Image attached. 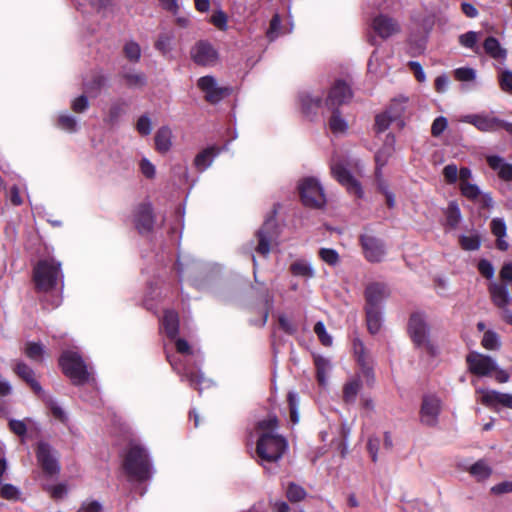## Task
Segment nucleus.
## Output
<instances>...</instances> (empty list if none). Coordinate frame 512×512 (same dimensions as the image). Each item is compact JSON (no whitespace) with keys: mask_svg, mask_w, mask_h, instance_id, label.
I'll list each match as a JSON object with an SVG mask.
<instances>
[{"mask_svg":"<svg viewBox=\"0 0 512 512\" xmlns=\"http://www.w3.org/2000/svg\"><path fill=\"white\" fill-rule=\"evenodd\" d=\"M326 194H299L301 203L309 208L319 209L326 204Z\"/></svg>","mask_w":512,"mask_h":512,"instance_id":"37","label":"nucleus"},{"mask_svg":"<svg viewBox=\"0 0 512 512\" xmlns=\"http://www.w3.org/2000/svg\"><path fill=\"white\" fill-rule=\"evenodd\" d=\"M314 333L317 335L320 343L323 346L329 347L332 345V337L327 333L325 325L323 322L318 321L314 325Z\"/></svg>","mask_w":512,"mask_h":512,"instance_id":"50","label":"nucleus"},{"mask_svg":"<svg viewBox=\"0 0 512 512\" xmlns=\"http://www.w3.org/2000/svg\"><path fill=\"white\" fill-rule=\"evenodd\" d=\"M367 329L371 334L379 332L382 324L381 309L364 308Z\"/></svg>","mask_w":512,"mask_h":512,"instance_id":"27","label":"nucleus"},{"mask_svg":"<svg viewBox=\"0 0 512 512\" xmlns=\"http://www.w3.org/2000/svg\"><path fill=\"white\" fill-rule=\"evenodd\" d=\"M12 370L39 399H44V390L36 379L34 370L28 364L23 361H17Z\"/></svg>","mask_w":512,"mask_h":512,"instance_id":"16","label":"nucleus"},{"mask_svg":"<svg viewBox=\"0 0 512 512\" xmlns=\"http://www.w3.org/2000/svg\"><path fill=\"white\" fill-rule=\"evenodd\" d=\"M278 426V419L276 416H271L267 419H263L257 423V429L262 433H273Z\"/></svg>","mask_w":512,"mask_h":512,"instance_id":"55","label":"nucleus"},{"mask_svg":"<svg viewBox=\"0 0 512 512\" xmlns=\"http://www.w3.org/2000/svg\"><path fill=\"white\" fill-rule=\"evenodd\" d=\"M362 387L361 380L359 378H353L346 382L342 390V398L346 404H353L356 401V397Z\"/></svg>","mask_w":512,"mask_h":512,"instance_id":"26","label":"nucleus"},{"mask_svg":"<svg viewBox=\"0 0 512 512\" xmlns=\"http://www.w3.org/2000/svg\"><path fill=\"white\" fill-rule=\"evenodd\" d=\"M220 150L216 146L207 147L201 152H199L193 161L194 167L199 171L203 172L208 169L214 159L218 156Z\"/></svg>","mask_w":512,"mask_h":512,"instance_id":"22","label":"nucleus"},{"mask_svg":"<svg viewBox=\"0 0 512 512\" xmlns=\"http://www.w3.org/2000/svg\"><path fill=\"white\" fill-rule=\"evenodd\" d=\"M37 463L47 477H54L60 472V464L55 456V451L47 442L40 441L36 450Z\"/></svg>","mask_w":512,"mask_h":512,"instance_id":"10","label":"nucleus"},{"mask_svg":"<svg viewBox=\"0 0 512 512\" xmlns=\"http://www.w3.org/2000/svg\"><path fill=\"white\" fill-rule=\"evenodd\" d=\"M390 296L387 284L382 282L369 283L364 290L365 307L381 309L382 302Z\"/></svg>","mask_w":512,"mask_h":512,"instance_id":"15","label":"nucleus"},{"mask_svg":"<svg viewBox=\"0 0 512 512\" xmlns=\"http://www.w3.org/2000/svg\"><path fill=\"white\" fill-rule=\"evenodd\" d=\"M447 125H448V121L445 117H443V116L437 117L432 123L431 134L434 137L440 136L444 132V130L447 128Z\"/></svg>","mask_w":512,"mask_h":512,"instance_id":"58","label":"nucleus"},{"mask_svg":"<svg viewBox=\"0 0 512 512\" xmlns=\"http://www.w3.org/2000/svg\"><path fill=\"white\" fill-rule=\"evenodd\" d=\"M485 52L495 59H503L506 56V51L501 47L499 41L494 37H488L484 41Z\"/></svg>","mask_w":512,"mask_h":512,"instance_id":"33","label":"nucleus"},{"mask_svg":"<svg viewBox=\"0 0 512 512\" xmlns=\"http://www.w3.org/2000/svg\"><path fill=\"white\" fill-rule=\"evenodd\" d=\"M124 53L130 61L137 62L141 57V48L138 43L129 41L124 46Z\"/></svg>","mask_w":512,"mask_h":512,"instance_id":"51","label":"nucleus"},{"mask_svg":"<svg viewBox=\"0 0 512 512\" xmlns=\"http://www.w3.org/2000/svg\"><path fill=\"white\" fill-rule=\"evenodd\" d=\"M454 77L460 82H471L476 78V71L470 67L457 68L454 71Z\"/></svg>","mask_w":512,"mask_h":512,"instance_id":"52","label":"nucleus"},{"mask_svg":"<svg viewBox=\"0 0 512 512\" xmlns=\"http://www.w3.org/2000/svg\"><path fill=\"white\" fill-rule=\"evenodd\" d=\"M211 22L214 26H216L220 30L227 29V16L221 10L213 13V15L211 16Z\"/></svg>","mask_w":512,"mask_h":512,"instance_id":"62","label":"nucleus"},{"mask_svg":"<svg viewBox=\"0 0 512 512\" xmlns=\"http://www.w3.org/2000/svg\"><path fill=\"white\" fill-rule=\"evenodd\" d=\"M319 257L328 265H336L339 261V255L336 250L331 248H321L319 250Z\"/></svg>","mask_w":512,"mask_h":512,"instance_id":"54","label":"nucleus"},{"mask_svg":"<svg viewBox=\"0 0 512 512\" xmlns=\"http://www.w3.org/2000/svg\"><path fill=\"white\" fill-rule=\"evenodd\" d=\"M479 37L480 33L475 31H469L459 36V43L463 47L472 49L475 53H478L479 47L477 46V42Z\"/></svg>","mask_w":512,"mask_h":512,"instance_id":"40","label":"nucleus"},{"mask_svg":"<svg viewBox=\"0 0 512 512\" xmlns=\"http://www.w3.org/2000/svg\"><path fill=\"white\" fill-rule=\"evenodd\" d=\"M278 324L280 329L288 335H293L297 332L296 326L285 315L278 317Z\"/></svg>","mask_w":512,"mask_h":512,"instance_id":"63","label":"nucleus"},{"mask_svg":"<svg viewBox=\"0 0 512 512\" xmlns=\"http://www.w3.org/2000/svg\"><path fill=\"white\" fill-rule=\"evenodd\" d=\"M352 97L350 87L343 81H337L330 89L325 106L331 111L327 127L335 136H342L348 132V121L339 111V106L347 103Z\"/></svg>","mask_w":512,"mask_h":512,"instance_id":"1","label":"nucleus"},{"mask_svg":"<svg viewBox=\"0 0 512 512\" xmlns=\"http://www.w3.org/2000/svg\"><path fill=\"white\" fill-rule=\"evenodd\" d=\"M172 130L168 126L160 127L155 134V147L160 153H167L172 147Z\"/></svg>","mask_w":512,"mask_h":512,"instance_id":"25","label":"nucleus"},{"mask_svg":"<svg viewBox=\"0 0 512 512\" xmlns=\"http://www.w3.org/2000/svg\"><path fill=\"white\" fill-rule=\"evenodd\" d=\"M59 367L62 373L70 379L75 386H82L90 379V372L82 356L72 350H64L59 359Z\"/></svg>","mask_w":512,"mask_h":512,"instance_id":"5","label":"nucleus"},{"mask_svg":"<svg viewBox=\"0 0 512 512\" xmlns=\"http://www.w3.org/2000/svg\"><path fill=\"white\" fill-rule=\"evenodd\" d=\"M287 402L290 412V421L293 424H297L299 422V414H298V407H299V400L297 398V395L294 392H289L287 394Z\"/></svg>","mask_w":512,"mask_h":512,"instance_id":"48","label":"nucleus"},{"mask_svg":"<svg viewBox=\"0 0 512 512\" xmlns=\"http://www.w3.org/2000/svg\"><path fill=\"white\" fill-rule=\"evenodd\" d=\"M353 348L358 364L363 369L368 368L367 356L363 342L359 339L354 340Z\"/></svg>","mask_w":512,"mask_h":512,"instance_id":"49","label":"nucleus"},{"mask_svg":"<svg viewBox=\"0 0 512 512\" xmlns=\"http://www.w3.org/2000/svg\"><path fill=\"white\" fill-rule=\"evenodd\" d=\"M307 496V492L306 490L294 483V482H290L287 486V489H286V497L287 499L292 502V503H296V502H300L302 500H304Z\"/></svg>","mask_w":512,"mask_h":512,"instance_id":"39","label":"nucleus"},{"mask_svg":"<svg viewBox=\"0 0 512 512\" xmlns=\"http://www.w3.org/2000/svg\"><path fill=\"white\" fill-rule=\"evenodd\" d=\"M174 38L175 35L172 31L161 33L155 43V48L163 55L169 54L173 49Z\"/></svg>","mask_w":512,"mask_h":512,"instance_id":"35","label":"nucleus"},{"mask_svg":"<svg viewBox=\"0 0 512 512\" xmlns=\"http://www.w3.org/2000/svg\"><path fill=\"white\" fill-rule=\"evenodd\" d=\"M45 405L50 409L51 411V414L53 415V417L61 422H65L67 417L64 413V411L62 410V408L60 406H58L56 404V402L48 395H46V393L44 392V399H41Z\"/></svg>","mask_w":512,"mask_h":512,"instance_id":"47","label":"nucleus"},{"mask_svg":"<svg viewBox=\"0 0 512 512\" xmlns=\"http://www.w3.org/2000/svg\"><path fill=\"white\" fill-rule=\"evenodd\" d=\"M461 192H479L477 185L473 181L472 172L469 168L462 167L459 170V178Z\"/></svg>","mask_w":512,"mask_h":512,"instance_id":"29","label":"nucleus"},{"mask_svg":"<svg viewBox=\"0 0 512 512\" xmlns=\"http://www.w3.org/2000/svg\"><path fill=\"white\" fill-rule=\"evenodd\" d=\"M63 272L59 261L53 258L39 260L32 269V282L37 293H50L63 286Z\"/></svg>","mask_w":512,"mask_h":512,"instance_id":"2","label":"nucleus"},{"mask_svg":"<svg viewBox=\"0 0 512 512\" xmlns=\"http://www.w3.org/2000/svg\"><path fill=\"white\" fill-rule=\"evenodd\" d=\"M469 472L478 480H484L491 475L492 470L485 462L480 460L470 467Z\"/></svg>","mask_w":512,"mask_h":512,"instance_id":"43","label":"nucleus"},{"mask_svg":"<svg viewBox=\"0 0 512 512\" xmlns=\"http://www.w3.org/2000/svg\"><path fill=\"white\" fill-rule=\"evenodd\" d=\"M298 192H323L321 181L315 176H306L299 180Z\"/></svg>","mask_w":512,"mask_h":512,"instance_id":"31","label":"nucleus"},{"mask_svg":"<svg viewBox=\"0 0 512 512\" xmlns=\"http://www.w3.org/2000/svg\"><path fill=\"white\" fill-rule=\"evenodd\" d=\"M261 298H262V301L264 302L265 307H264L262 319H261L260 323L258 324V326L264 327L267 323L270 310L272 309V306H273V295L270 293V291L268 289H265L261 292Z\"/></svg>","mask_w":512,"mask_h":512,"instance_id":"45","label":"nucleus"},{"mask_svg":"<svg viewBox=\"0 0 512 512\" xmlns=\"http://www.w3.org/2000/svg\"><path fill=\"white\" fill-rule=\"evenodd\" d=\"M197 86L204 93L205 100L212 104L220 102L231 93L230 87L219 86L215 77L211 75L199 78Z\"/></svg>","mask_w":512,"mask_h":512,"instance_id":"12","label":"nucleus"},{"mask_svg":"<svg viewBox=\"0 0 512 512\" xmlns=\"http://www.w3.org/2000/svg\"><path fill=\"white\" fill-rule=\"evenodd\" d=\"M440 413V401L436 397L425 396L421 405V421L428 425L434 426L437 423Z\"/></svg>","mask_w":512,"mask_h":512,"instance_id":"19","label":"nucleus"},{"mask_svg":"<svg viewBox=\"0 0 512 512\" xmlns=\"http://www.w3.org/2000/svg\"><path fill=\"white\" fill-rule=\"evenodd\" d=\"M313 358L317 382L320 386H324L326 384L328 370L330 369V362L320 355H314Z\"/></svg>","mask_w":512,"mask_h":512,"instance_id":"28","label":"nucleus"},{"mask_svg":"<svg viewBox=\"0 0 512 512\" xmlns=\"http://www.w3.org/2000/svg\"><path fill=\"white\" fill-rule=\"evenodd\" d=\"M491 233L496 237L495 247L499 251L505 252L509 249V243L505 239L507 236V226L502 218H493L490 222Z\"/></svg>","mask_w":512,"mask_h":512,"instance_id":"21","label":"nucleus"},{"mask_svg":"<svg viewBox=\"0 0 512 512\" xmlns=\"http://www.w3.org/2000/svg\"><path fill=\"white\" fill-rule=\"evenodd\" d=\"M481 345L487 350H498L500 348L498 334L492 330L486 331L481 340Z\"/></svg>","mask_w":512,"mask_h":512,"instance_id":"46","label":"nucleus"},{"mask_svg":"<svg viewBox=\"0 0 512 512\" xmlns=\"http://www.w3.org/2000/svg\"><path fill=\"white\" fill-rule=\"evenodd\" d=\"M136 129L141 135H149L152 131V124L149 117L141 116L137 121Z\"/></svg>","mask_w":512,"mask_h":512,"instance_id":"61","label":"nucleus"},{"mask_svg":"<svg viewBox=\"0 0 512 512\" xmlns=\"http://www.w3.org/2000/svg\"><path fill=\"white\" fill-rule=\"evenodd\" d=\"M157 215L152 204L143 201L136 204L131 212L132 224L140 236H149L154 232Z\"/></svg>","mask_w":512,"mask_h":512,"instance_id":"7","label":"nucleus"},{"mask_svg":"<svg viewBox=\"0 0 512 512\" xmlns=\"http://www.w3.org/2000/svg\"><path fill=\"white\" fill-rule=\"evenodd\" d=\"M302 109L306 114L315 112L322 105V99L319 95L309 93L303 94L300 98Z\"/></svg>","mask_w":512,"mask_h":512,"instance_id":"36","label":"nucleus"},{"mask_svg":"<svg viewBox=\"0 0 512 512\" xmlns=\"http://www.w3.org/2000/svg\"><path fill=\"white\" fill-rule=\"evenodd\" d=\"M465 361L468 371L477 377H489L497 369V363L491 356L476 351L469 352Z\"/></svg>","mask_w":512,"mask_h":512,"instance_id":"9","label":"nucleus"},{"mask_svg":"<svg viewBox=\"0 0 512 512\" xmlns=\"http://www.w3.org/2000/svg\"><path fill=\"white\" fill-rule=\"evenodd\" d=\"M287 440L278 434L261 433L256 445V453L259 458L266 462H276L287 449Z\"/></svg>","mask_w":512,"mask_h":512,"instance_id":"6","label":"nucleus"},{"mask_svg":"<svg viewBox=\"0 0 512 512\" xmlns=\"http://www.w3.org/2000/svg\"><path fill=\"white\" fill-rule=\"evenodd\" d=\"M463 122L474 125L482 132H492L500 128L502 120L488 114H470L462 118Z\"/></svg>","mask_w":512,"mask_h":512,"instance_id":"18","label":"nucleus"},{"mask_svg":"<svg viewBox=\"0 0 512 512\" xmlns=\"http://www.w3.org/2000/svg\"><path fill=\"white\" fill-rule=\"evenodd\" d=\"M182 381H187L192 388L201 391L205 378L198 369H185L182 375Z\"/></svg>","mask_w":512,"mask_h":512,"instance_id":"34","label":"nucleus"},{"mask_svg":"<svg viewBox=\"0 0 512 512\" xmlns=\"http://www.w3.org/2000/svg\"><path fill=\"white\" fill-rule=\"evenodd\" d=\"M486 161L488 166L497 174H499L500 171L504 168V165L508 163L503 157L498 155H488L486 156Z\"/></svg>","mask_w":512,"mask_h":512,"instance_id":"57","label":"nucleus"},{"mask_svg":"<svg viewBox=\"0 0 512 512\" xmlns=\"http://www.w3.org/2000/svg\"><path fill=\"white\" fill-rule=\"evenodd\" d=\"M407 102H408L407 97L399 96L392 101V103L387 111L392 115V117L395 120H398L403 115V113L406 109Z\"/></svg>","mask_w":512,"mask_h":512,"instance_id":"41","label":"nucleus"},{"mask_svg":"<svg viewBox=\"0 0 512 512\" xmlns=\"http://www.w3.org/2000/svg\"><path fill=\"white\" fill-rule=\"evenodd\" d=\"M396 121L392 115L386 111L376 117L375 126L379 132L385 131L391 122Z\"/></svg>","mask_w":512,"mask_h":512,"instance_id":"56","label":"nucleus"},{"mask_svg":"<svg viewBox=\"0 0 512 512\" xmlns=\"http://www.w3.org/2000/svg\"><path fill=\"white\" fill-rule=\"evenodd\" d=\"M57 126L66 132L74 133L77 131L78 123L75 117L61 114L58 118Z\"/></svg>","mask_w":512,"mask_h":512,"instance_id":"44","label":"nucleus"},{"mask_svg":"<svg viewBox=\"0 0 512 512\" xmlns=\"http://www.w3.org/2000/svg\"><path fill=\"white\" fill-rule=\"evenodd\" d=\"M105 83V78L102 75H95L91 81L84 83L85 92L94 95L101 89Z\"/></svg>","mask_w":512,"mask_h":512,"instance_id":"53","label":"nucleus"},{"mask_svg":"<svg viewBox=\"0 0 512 512\" xmlns=\"http://www.w3.org/2000/svg\"><path fill=\"white\" fill-rule=\"evenodd\" d=\"M489 293L493 304L500 309H505L511 300L505 284H490Z\"/></svg>","mask_w":512,"mask_h":512,"instance_id":"23","label":"nucleus"},{"mask_svg":"<svg viewBox=\"0 0 512 512\" xmlns=\"http://www.w3.org/2000/svg\"><path fill=\"white\" fill-rule=\"evenodd\" d=\"M444 214L445 225L450 229H455L461 221V212L458 204L454 201L450 202Z\"/></svg>","mask_w":512,"mask_h":512,"instance_id":"32","label":"nucleus"},{"mask_svg":"<svg viewBox=\"0 0 512 512\" xmlns=\"http://www.w3.org/2000/svg\"><path fill=\"white\" fill-rule=\"evenodd\" d=\"M24 354L34 362H42L45 354V347L39 342L28 341L25 343Z\"/></svg>","mask_w":512,"mask_h":512,"instance_id":"30","label":"nucleus"},{"mask_svg":"<svg viewBox=\"0 0 512 512\" xmlns=\"http://www.w3.org/2000/svg\"><path fill=\"white\" fill-rule=\"evenodd\" d=\"M477 392L481 393V404L490 410L498 412L500 406L512 409V394L510 393L485 389H480Z\"/></svg>","mask_w":512,"mask_h":512,"instance_id":"14","label":"nucleus"},{"mask_svg":"<svg viewBox=\"0 0 512 512\" xmlns=\"http://www.w3.org/2000/svg\"><path fill=\"white\" fill-rule=\"evenodd\" d=\"M407 333L416 348L423 349L431 357L438 355V348L430 339V327L424 312L411 313Z\"/></svg>","mask_w":512,"mask_h":512,"instance_id":"3","label":"nucleus"},{"mask_svg":"<svg viewBox=\"0 0 512 512\" xmlns=\"http://www.w3.org/2000/svg\"><path fill=\"white\" fill-rule=\"evenodd\" d=\"M373 31L382 39H387L400 32L398 22L385 14L376 15L371 22Z\"/></svg>","mask_w":512,"mask_h":512,"instance_id":"17","label":"nucleus"},{"mask_svg":"<svg viewBox=\"0 0 512 512\" xmlns=\"http://www.w3.org/2000/svg\"><path fill=\"white\" fill-rule=\"evenodd\" d=\"M277 206L275 205L271 215L268 216L263 225L256 233L258 238V245L256 247L257 253L262 256H267L270 252L271 243L277 238V223H276Z\"/></svg>","mask_w":512,"mask_h":512,"instance_id":"8","label":"nucleus"},{"mask_svg":"<svg viewBox=\"0 0 512 512\" xmlns=\"http://www.w3.org/2000/svg\"><path fill=\"white\" fill-rule=\"evenodd\" d=\"M460 247L465 251H476L481 246V238L478 234L475 235H462L459 237Z\"/></svg>","mask_w":512,"mask_h":512,"instance_id":"42","label":"nucleus"},{"mask_svg":"<svg viewBox=\"0 0 512 512\" xmlns=\"http://www.w3.org/2000/svg\"><path fill=\"white\" fill-rule=\"evenodd\" d=\"M364 257L371 263H379L385 256V246L382 240L367 234L359 237Z\"/></svg>","mask_w":512,"mask_h":512,"instance_id":"13","label":"nucleus"},{"mask_svg":"<svg viewBox=\"0 0 512 512\" xmlns=\"http://www.w3.org/2000/svg\"><path fill=\"white\" fill-rule=\"evenodd\" d=\"M392 153L393 148L391 145L385 146L384 148L380 149L375 155L377 166H384L387 163L389 157L392 155Z\"/></svg>","mask_w":512,"mask_h":512,"instance_id":"60","label":"nucleus"},{"mask_svg":"<svg viewBox=\"0 0 512 512\" xmlns=\"http://www.w3.org/2000/svg\"><path fill=\"white\" fill-rule=\"evenodd\" d=\"M290 272L294 276L312 278L314 271L310 265L304 260H297L290 265Z\"/></svg>","mask_w":512,"mask_h":512,"instance_id":"38","label":"nucleus"},{"mask_svg":"<svg viewBox=\"0 0 512 512\" xmlns=\"http://www.w3.org/2000/svg\"><path fill=\"white\" fill-rule=\"evenodd\" d=\"M162 326L166 336L174 340L179 334V315L174 310H165L162 318Z\"/></svg>","mask_w":512,"mask_h":512,"instance_id":"24","label":"nucleus"},{"mask_svg":"<svg viewBox=\"0 0 512 512\" xmlns=\"http://www.w3.org/2000/svg\"><path fill=\"white\" fill-rule=\"evenodd\" d=\"M123 470L128 478L144 482L151 476V464L148 453L140 445H131L123 459Z\"/></svg>","mask_w":512,"mask_h":512,"instance_id":"4","label":"nucleus"},{"mask_svg":"<svg viewBox=\"0 0 512 512\" xmlns=\"http://www.w3.org/2000/svg\"><path fill=\"white\" fill-rule=\"evenodd\" d=\"M190 56L195 64L205 67L215 66L219 61L218 51L206 40L196 42L190 50Z\"/></svg>","mask_w":512,"mask_h":512,"instance_id":"11","label":"nucleus"},{"mask_svg":"<svg viewBox=\"0 0 512 512\" xmlns=\"http://www.w3.org/2000/svg\"><path fill=\"white\" fill-rule=\"evenodd\" d=\"M499 82L503 91L512 93V72L510 70L501 73Z\"/></svg>","mask_w":512,"mask_h":512,"instance_id":"64","label":"nucleus"},{"mask_svg":"<svg viewBox=\"0 0 512 512\" xmlns=\"http://www.w3.org/2000/svg\"><path fill=\"white\" fill-rule=\"evenodd\" d=\"M478 271L486 279H491L494 276V267L487 259H481L477 265Z\"/></svg>","mask_w":512,"mask_h":512,"instance_id":"59","label":"nucleus"},{"mask_svg":"<svg viewBox=\"0 0 512 512\" xmlns=\"http://www.w3.org/2000/svg\"><path fill=\"white\" fill-rule=\"evenodd\" d=\"M331 172L334 178L343 185L347 190L353 192H360L361 186L357 179H355L350 172L340 163H333L331 165Z\"/></svg>","mask_w":512,"mask_h":512,"instance_id":"20","label":"nucleus"}]
</instances>
